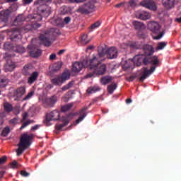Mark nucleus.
Returning <instances> with one entry per match:
<instances>
[{"label":"nucleus","instance_id":"f257e3e1","mask_svg":"<svg viewBox=\"0 0 181 181\" xmlns=\"http://www.w3.org/2000/svg\"><path fill=\"white\" fill-rule=\"evenodd\" d=\"M52 0H37L35 1L34 5H39L37 7V13L33 17H27L23 14L18 15L14 20L15 25H21L23 22H39L43 18L49 17L52 10L51 7L47 4L51 3Z\"/></svg>","mask_w":181,"mask_h":181},{"label":"nucleus","instance_id":"f03ea898","mask_svg":"<svg viewBox=\"0 0 181 181\" xmlns=\"http://www.w3.org/2000/svg\"><path fill=\"white\" fill-rule=\"evenodd\" d=\"M145 66H148V64H151L153 66L150 67L148 70L147 67L143 68V71L141 72V76L139 78L140 82H144V80L148 78L152 73L155 71L156 67L159 66L160 61L157 56H153L152 57H145Z\"/></svg>","mask_w":181,"mask_h":181},{"label":"nucleus","instance_id":"7ed1b4c3","mask_svg":"<svg viewBox=\"0 0 181 181\" xmlns=\"http://www.w3.org/2000/svg\"><path fill=\"white\" fill-rule=\"evenodd\" d=\"M88 110V107H85L82 108L81 110H79V112H76V114H69L67 116H64L62 117V122L63 124H58L55 126V129L57 131H62L63 127H65L67 126L69 123V118L74 115H79L78 119L76 120V124H79L81 122H82L87 116V112L86 111Z\"/></svg>","mask_w":181,"mask_h":181},{"label":"nucleus","instance_id":"20e7f679","mask_svg":"<svg viewBox=\"0 0 181 181\" xmlns=\"http://www.w3.org/2000/svg\"><path fill=\"white\" fill-rule=\"evenodd\" d=\"M106 72V65L102 64L95 68L94 70L90 69L88 73L85 76V78H91L95 76H103Z\"/></svg>","mask_w":181,"mask_h":181},{"label":"nucleus","instance_id":"39448f33","mask_svg":"<svg viewBox=\"0 0 181 181\" xmlns=\"http://www.w3.org/2000/svg\"><path fill=\"white\" fill-rule=\"evenodd\" d=\"M71 75L67 71H64L62 74L51 79V83L54 86H62L66 81L69 80Z\"/></svg>","mask_w":181,"mask_h":181},{"label":"nucleus","instance_id":"423d86ee","mask_svg":"<svg viewBox=\"0 0 181 181\" xmlns=\"http://www.w3.org/2000/svg\"><path fill=\"white\" fill-rule=\"evenodd\" d=\"M33 139H34V135L32 134H28V133H24L20 138V143L18 144V146H30Z\"/></svg>","mask_w":181,"mask_h":181},{"label":"nucleus","instance_id":"0eeeda50","mask_svg":"<svg viewBox=\"0 0 181 181\" xmlns=\"http://www.w3.org/2000/svg\"><path fill=\"white\" fill-rule=\"evenodd\" d=\"M25 93L26 90L25 86L18 87L12 93V99H13L14 101H20Z\"/></svg>","mask_w":181,"mask_h":181},{"label":"nucleus","instance_id":"6e6552de","mask_svg":"<svg viewBox=\"0 0 181 181\" xmlns=\"http://www.w3.org/2000/svg\"><path fill=\"white\" fill-rule=\"evenodd\" d=\"M59 112H57V110H53L50 113L47 114V117L44 122L45 124L47 125V127H49L51 125L49 123L50 121L59 119Z\"/></svg>","mask_w":181,"mask_h":181},{"label":"nucleus","instance_id":"1a4fd4ad","mask_svg":"<svg viewBox=\"0 0 181 181\" xmlns=\"http://www.w3.org/2000/svg\"><path fill=\"white\" fill-rule=\"evenodd\" d=\"M102 62H104V59L93 57V59H90V61H88V67L90 69L94 71L97 66H100L103 65L101 64Z\"/></svg>","mask_w":181,"mask_h":181},{"label":"nucleus","instance_id":"9d476101","mask_svg":"<svg viewBox=\"0 0 181 181\" xmlns=\"http://www.w3.org/2000/svg\"><path fill=\"white\" fill-rule=\"evenodd\" d=\"M44 35L49 36V38L56 39L57 36H60L62 35V32H60L59 29L53 28L45 30Z\"/></svg>","mask_w":181,"mask_h":181},{"label":"nucleus","instance_id":"9b49d317","mask_svg":"<svg viewBox=\"0 0 181 181\" xmlns=\"http://www.w3.org/2000/svg\"><path fill=\"white\" fill-rule=\"evenodd\" d=\"M88 60L84 59L82 62H75L72 66V71L75 73L80 72L83 68L88 67Z\"/></svg>","mask_w":181,"mask_h":181},{"label":"nucleus","instance_id":"f8f14e48","mask_svg":"<svg viewBox=\"0 0 181 181\" xmlns=\"http://www.w3.org/2000/svg\"><path fill=\"white\" fill-rule=\"evenodd\" d=\"M40 44L44 45L45 47H49L51 46L50 40H55L56 39H52L45 34H40L39 36Z\"/></svg>","mask_w":181,"mask_h":181},{"label":"nucleus","instance_id":"ddd939ff","mask_svg":"<svg viewBox=\"0 0 181 181\" xmlns=\"http://www.w3.org/2000/svg\"><path fill=\"white\" fill-rule=\"evenodd\" d=\"M140 5H141L144 8H146L153 11L157 10L156 4H155V2L151 0L143 1L140 2Z\"/></svg>","mask_w":181,"mask_h":181},{"label":"nucleus","instance_id":"4468645a","mask_svg":"<svg viewBox=\"0 0 181 181\" xmlns=\"http://www.w3.org/2000/svg\"><path fill=\"white\" fill-rule=\"evenodd\" d=\"M41 24L38 23H29L26 24L25 26H23L21 28V31H23L24 33H28L29 31H32L34 30H37L39 28H40Z\"/></svg>","mask_w":181,"mask_h":181},{"label":"nucleus","instance_id":"2eb2a0df","mask_svg":"<svg viewBox=\"0 0 181 181\" xmlns=\"http://www.w3.org/2000/svg\"><path fill=\"white\" fill-rule=\"evenodd\" d=\"M141 49L143 50L144 56L145 57H151L155 52L153 47L148 44H144Z\"/></svg>","mask_w":181,"mask_h":181},{"label":"nucleus","instance_id":"dca6fc26","mask_svg":"<svg viewBox=\"0 0 181 181\" xmlns=\"http://www.w3.org/2000/svg\"><path fill=\"white\" fill-rule=\"evenodd\" d=\"M148 28L150 31L153 33H160V25L157 22H150L148 24Z\"/></svg>","mask_w":181,"mask_h":181},{"label":"nucleus","instance_id":"f3484780","mask_svg":"<svg viewBox=\"0 0 181 181\" xmlns=\"http://www.w3.org/2000/svg\"><path fill=\"white\" fill-rule=\"evenodd\" d=\"M118 56V50L116 47H112L107 49V58L108 59H115Z\"/></svg>","mask_w":181,"mask_h":181},{"label":"nucleus","instance_id":"a211bd4d","mask_svg":"<svg viewBox=\"0 0 181 181\" xmlns=\"http://www.w3.org/2000/svg\"><path fill=\"white\" fill-rule=\"evenodd\" d=\"M136 17L142 21H147L151 19V13L145 11H139L136 12Z\"/></svg>","mask_w":181,"mask_h":181},{"label":"nucleus","instance_id":"6ab92c4d","mask_svg":"<svg viewBox=\"0 0 181 181\" xmlns=\"http://www.w3.org/2000/svg\"><path fill=\"white\" fill-rule=\"evenodd\" d=\"M93 8H94V6L93 4H87V5L79 7L78 11L82 14H88L90 12H92Z\"/></svg>","mask_w":181,"mask_h":181},{"label":"nucleus","instance_id":"aec40b11","mask_svg":"<svg viewBox=\"0 0 181 181\" xmlns=\"http://www.w3.org/2000/svg\"><path fill=\"white\" fill-rule=\"evenodd\" d=\"M176 0H162V5L166 10L175 8Z\"/></svg>","mask_w":181,"mask_h":181},{"label":"nucleus","instance_id":"412c9836","mask_svg":"<svg viewBox=\"0 0 181 181\" xmlns=\"http://www.w3.org/2000/svg\"><path fill=\"white\" fill-rule=\"evenodd\" d=\"M145 57H147L144 54L136 55L134 59V64H136L137 66H141L142 64L145 65Z\"/></svg>","mask_w":181,"mask_h":181},{"label":"nucleus","instance_id":"4be33fe9","mask_svg":"<svg viewBox=\"0 0 181 181\" xmlns=\"http://www.w3.org/2000/svg\"><path fill=\"white\" fill-rule=\"evenodd\" d=\"M11 13V11L8 9L0 11V20H1V22H5L9 18Z\"/></svg>","mask_w":181,"mask_h":181},{"label":"nucleus","instance_id":"5701e85b","mask_svg":"<svg viewBox=\"0 0 181 181\" xmlns=\"http://www.w3.org/2000/svg\"><path fill=\"white\" fill-rule=\"evenodd\" d=\"M144 44L141 42L136 41V42H132L129 43V47L134 49H141L144 47Z\"/></svg>","mask_w":181,"mask_h":181},{"label":"nucleus","instance_id":"b1692460","mask_svg":"<svg viewBox=\"0 0 181 181\" xmlns=\"http://www.w3.org/2000/svg\"><path fill=\"white\" fill-rule=\"evenodd\" d=\"M14 69H16V64H14L13 62L9 61L7 62V64H6L4 66L5 72H11Z\"/></svg>","mask_w":181,"mask_h":181},{"label":"nucleus","instance_id":"393cba45","mask_svg":"<svg viewBox=\"0 0 181 181\" xmlns=\"http://www.w3.org/2000/svg\"><path fill=\"white\" fill-rule=\"evenodd\" d=\"M107 50H106L105 48L99 47L98 49V54L93 56V57H97L103 59V58L105 56V54H107Z\"/></svg>","mask_w":181,"mask_h":181},{"label":"nucleus","instance_id":"a878e982","mask_svg":"<svg viewBox=\"0 0 181 181\" xmlns=\"http://www.w3.org/2000/svg\"><path fill=\"white\" fill-rule=\"evenodd\" d=\"M57 101V97L56 95H53L45 100V103H47L48 106L53 107L54 105L56 104Z\"/></svg>","mask_w":181,"mask_h":181},{"label":"nucleus","instance_id":"bb28decb","mask_svg":"<svg viewBox=\"0 0 181 181\" xmlns=\"http://www.w3.org/2000/svg\"><path fill=\"white\" fill-rule=\"evenodd\" d=\"M133 26L137 31H141L145 29V25L142 22L134 21Z\"/></svg>","mask_w":181,"mask_h":181},{"label":"nucleus","instance_id":"cd10ccee","mask_svg":"<svg viewBox=\"0 0 181 181\" xmlns=\"http://www.w3.org/2000/svg\"><path fill=\"white\" fill-rule=\"evenodd\" d=\"M30 76L28 78V83L32 84L37 81L39 74L37 71H33V74H30Z\"/></svg>","mask_w":181,"mask_h":181},{"label":"nucleus","instance_id":"c85d7f7f","mask_svg":"<svg viewBox=\"0 0 181 181\" xmlns=\"http://www.w3.org/2000/svg\"><path fill=\"white\" fill-rule=\"evenodd\" d=\"M30 57L37 58L40 57L42 51L40 49H35L33 50H30Z\"/></svg>","mask_w":181,"mask_h":181},{"label":"nucleus","instance_id":"c756f323","mask_svg":"<svg viewBox=\"0 0 181 181\" xmlns=\"http://www.w3.org/2000/svg\"><path fill=\"white\" fill-rule=\"evenodd\" d=\"M12 52H17L23 54L25 52V48L23 47V45H14V47L13 48Z\"/></svg>","mask_w":181,"mask_h":181},{"label":"nucleus","instance_id":"7c9ffc66","mask_svg":"<svg viewBox=\"0 0 181 181\" xmlns=\"http://www.w3.org/2000/svg\"><path fill=\"white\" fill-rule=\"evenodd\" d=\"M21 39V35L18 31H14L11 35V40L12 42H17Z\"/></svg>","mask_w":181,"mask_h":181},{"label":"nucleus","instance_id":"2f4dec72","mask_svg":"<svg viewBox=\"0 0 181 181\" xmlns=\"http://www.w3.org/2000/svg\"><path fill=\"white\" fill-rule=\"evenodd\" d=\"M21 72L24 76H30L32 74V69L28 66H24L23 69L21 70Z\"/></svg>","mask_w":181,"mask_h":181},{"label":"nucleus","instance_id":"473e14b6","mask_svg":"<svg viewBox=\"0 0 181 181\" xmlns=\"http://www.w3.org/2000/svg\"><path fill=\"white\" fill-rule=\"evenodd\" d=\"M14 45L10 42H6L4 45V49L6 51L12 52Z\"/></svg>","mask_w":181,"mask_h":181},{"label":"nucleus","instance_id":"72a5a7b5","mask_svg":"<svg viewBox=\"0 0 181 181\" xmlns=\"http://www.w3.org/2000/svg\"><path fill=\"white\" fill-rule=\"evenodd\" d=\"M74 107V103H69L61 107V112H67Z\"/></svg>","mask_w":181,"mask_h":181},{"label":"nucleus","instance_id":"f704fd0d","mask_svg":"<svg viewBox=\"0 0 181 181\" xmlns=\"http://www.w3.org/2000/svg\"><path fill=\"white\" fill-rule=\"evenodd\" d=\"M111 81L112 78L110 76H103L102 78H100V83L105 86L106 84L110 83Z\"/></svg>","mask_w":181,"mask_h":181},{"label":"nucleus","instance_id":"c9c22d12","mask_svg":"<svg viewBox=\"0 0 181 181\" xmlns=\"http://www.w3.org/2000/svg\"><path fill=\"white\" fill-rule=\"evenodd\" d=\"M4 107V111L6 112H11V111H13V105H11L9 103L6 102L4 103V104L3 105Z\"/></svg>","mask_w":181,"mask_h":181},{"label":"nucleus","instance_id":"e433bc0d","mask_svg":"<svg viewBox=\"0 0 181 181\" xmlns=\"http://www.w3.org/2000/svg\"><path fill=\"white\" fill-rule=\"evenodd\" d=\"M62 65H63V63L62 62H58L57 63H54L53 64V71H59L60 69H62Z\"/></svg>","mask_w":181,"mask_h":181},{"label":"nucleus","instance_id":"4c0bfd02","mask_svg":"<svg viewBox=\"0 0 181 181\" xmlns=\"http://www.w3.org/2000/svg\"><path fill=\"white\" fill-rule=\"evenodd\" d=\"M167 46V42H160L158 43L157 47H156V50H163L164 47Z\"/></svg>","mask_w":181,"mask_h":181},{"label":"nucleus","instance_id":"58836bf2","mask_svg":"<svg viewBox=\"0 0 181 181\" xmlns=\"http://www.w3.org/2000/svg\"><path fill=\"white\" fill-rule=\"evenodd\" d=\"M74 85V81H69V83H67L66 86H64L61 89H62L63 91H66L69 89H70L72 86Z\"/></svg>","mask_w":181,"mask_h":181},{"label":"nucleus","instance_id":"ea45409f","mask_svg":"<svg viewBox=\"0 0 181 181\" xmlns=\"http://www.w3.org/2000/svg\"><path fill=\"white\" fill-rule=\"evenodd\" d=\"M11 132V129L8 126L3 129L1 132V136H7Z\"/></svg>","mask_w":181,"mask_h":181},{"label":"nucleus","instance_id":"a19ab883","mask_svg":"<svg viewBox=\"0 0 181 181\" xmlns=\"http://www.w3.org/2000/svg\"><path fill=\"white\" fill-rule=\"evenodd\" d=\"M28 146H18V149L16 150L17 156H20L22 153L25 151Z\"/></svg>","mask_w":181,"mask_h":181},{"label":"nucleus","instance_id":"79ce46f5","mask_svg":"<svg viewBox=\"0 0 181 181\" xmlns=\"http://www.w3.org/2000/svg\"><path fill=\"white\" fill-rule=\"evenodd\" d=\"M100 90L99 88L90 87L87 89L88 94H93Z\"/></svg>","mask_w":181,"mask_h":181},{"label":"nucleus","instance_id":"37998d69","mask_svg":"<svg viewBox=\"0 0 181 181\" xmlns=\"http://www.w3.org/2000/svg\"><path fill=\"white\" fill-rule=\"evenodd\" d=\"M117 89V84L112 83L111 85L108 86L107 90L109 94H112L114 93V90Z\"/></svg>","mask_w":181,"mask_h":181},{"label":"nucleus","instance_id":"c03bdc74","mask_svg":"<svg viewBox=\"0 0 181 181\" xmlns=\"http://www.w3.org/2000/svg\"><path fill=\"white\" fill-rule=\"evenodd\" d=\"M13 57V54H11L10 52H6L4 54V56L3 57V58L4 59H6V61L9 62H11V58H12Z\"/></svg>","mask_w":181,"mask_h":181},{"label":"nucleus","instance_id":"a18cd8bd","mask_svg":"<svg viewBox=\"0 0 181 181\" xmlns=\"http://www.w3.org/2000/svg\"><path fill=\"white\" fill-rule=\"evenodd\" d=\"M34 123L33 120H28L26 121L25 122L23 123V125L21 127V129H25L26 127H28V125H30L31 124Z\"/></svg>","mask_w":181,"mask_h":181},{"label":"nucleus","instance_id":"49530a36","mask_svg":"<svg viewBox=\"0 0 181 181\" xmlns=\"http://www.w3.org/2000/svg\"><path fill=\"white\" fill-rule=\"evenodd\" d=\"M34 94H35L34 91H30L28 94H27L25 95V97H24L23 98V101L28 100L29 99H30L34 95Z\"/></svg>","mask_w":181,"mask_h":181},{"label":"nucleus","instance_id":"de8ad7c7","mask_svg":"<svg viewBox=\"0 0 181 181\" xmlns=\"http://www.w3.org/2000/svg\"><path fill=\"white\" fill-rule=\"evenodd\" d=\"M8 84L7 78H0V87H5Z\"/></svg>","mask_w":181,"mask_h":181},{"label":"nucleus","instance_id":"09e8293b","mask_svg":"<svg viewBox=\"0 0 181 181\" xmlns=\"http://www.w3.org/2000/svg\"><path fill=\"white\" fill-rule=\"evenodd\" d=\"M100 25H101V23L99 21L95 22L93 24H91L90 25V29H96L98 28Z\"/></svg>","mask_w":181,"mask_h":181},{"label":"nucleus","instance_id":"8fccbe9b","mask_svg":"<svg viewBox=\"0 0 181 181\" xmlns=\"http://www.w3.org/2000/svg\"><path fill=\"white\" fill-rule=\"evenodd\" d=\"M87 37H88L87 34H83V35H82V36H81V42H84L85 45H87V44L89 43V42H90L89 40L86 41V39H87Z\"/></svg>","mask_w":181,"mask_h":181},{"label":"nucleus","instance_id":"3c124183","mask_svg":"<svg viewBox=\"0 0 181 181\" xmlns=\"http://www.w3.org/2000/svg\"><path fill=\"white\" fill-rule=\"evenodd\" d=\"M21 175L23 177H29L30 175V173L26 172V170H21Z\"/></svg>","mask_w":181,"mask_h":181},{"label":"nucleus","instance_id":"603ef678","mask_svg":"<svg viewBox=\"0 0 181 181\" xmlns=\"http://www.w3.org/2000/svg\"><path fill=\"white\" fill-rule=\"evenodd\" d=\"M6 160H7L6 156H3L2 158H0V165H2L4 163H6Z\"/></svg>","mask_w":181,"mask_h":181},{"label":"nucleus","instance_id":"864d4df0","mask_svg":"<svg viewBox=\"0 0 181 181\" xmlns=\"http://www.w3.org/2000/svg\"><path fill=\"white\" fill-rule=\"evenodd\" d=\"M71 17L67 16V17H65V18H64V23L66 25L71 23Z\"/></svg>","mask_w":181,"mask_h":181},{"label":"nucleus","instance_id":"5fc2aeb1","mask_svg":"<svg viewBox=\"0 0 181 181\" xmlns=\"http://www.w3.org/2000/svg\"><path fill=\"white\" fill-rule=\"evenodd\" d=\"M33 1H34V0H23V5H30Z\"/></svg>","mask_w":181,"mask_h":181},{"label":"nucleus","instance_id":"6e6d98bb","mask_svg":"<svg viewBox=\"0 0 181 181\" xmlns=\"http://www.w3.org/2000/svg\"><path fill=\"white\" fill-rule=\"evenodd\" d=\"M70 3H83L86 0H68Z\"/></svg>","mask_w":181,"mask_h":181},{"label":"nucleus","instance_id":"4d7b16f0","mask_svg":"<svg viewBox=\"0 0 181 181\" xmlns=\"http://www.w3.org/2000/svg\"><path fill=\"white\" fill-rule=\"evenodd\" d=\"M163 33H160V34H158L157 36H155V37H154V39H155L156 40H159L160 38L163 37Z\"/></svg>","mask_w":181,"mask_h":181},{"label":"nucleus","instance_id":"13d9d810","mask_svg":"<svg viewBox=\"0 0 181 181\" xmlns=\"http://www.w3.org/2000/svg\"><path fill=\"white\" fill-rule=\"evenodd\" d=\"M57 58L56 54H52L50 57H49V59L51 61L55 60Z\"/></svg>","mask_w":181,"mask_h":181},{"label":"nucleus","instance_id":"bf43d9fd","mask_svg":"<svg viewBox=\"0 0 181 181\" xmlns=\"http://www.w3.org/2000/svg\"><path fill=\"white\" fill-rule=\"evenodd\" d=\"M17 164H18L17 161H16V160L12 161V163H11V168H12V169L16 168Z\"/></svg>","mask_w":181,"mask_h":181},{"label":"nucleus","instance_id":"052dcab7","mask_svg":"<svg viewBox=\"0 0 181 181\" xmlns=\"http://www.w3.org/2000/svg\"><path fill=\"white\" fill-rule=\"evenodd\" d=\"M39 127H40V126L38 125V124H36L35 126H33V127L30 129V131H32V132L35 131V130L38 129Z\"/></svg>","mask_w":181,"mask_h":181},{"label":"nucleus","instance_id":"680f3d73","mask_svg":"<svg viewBox=\"0 0 181 181\" xmlns=\"http://www.w3.org/2000/svg\"><path fill=\"white\" fill-rule=\"evenodd\" d=\"M124 5V2L119 3L115 6V8H122Z\"/></svg>","mask_w":181,"mask_h":181},{"label":"nucleus","instance_id":"e2e57ef3","mask_svg":"<svg viewBox=\"0 0 181 181\" xmlns=\"http://www.w3.org/2000/svg\"><path fill=\"white\" fill-rule=\"evenodd\" d=\"M17 119L16 118H14V119H11L10 120V124H17Z\"/></svg>","mask_w":181,"mask_h":181},{"label":"nucleus","instance_id":"0e129e2a","mask_svg":"<svg viewBox=\"0 0 181 181\" xmlns=\"http://www.w3.org/2000/svg\"><path fill=\"white\" fill-rule=\"evenodd\" d=\"M28 112L24 113L23 115V121L26 120V118H28Z\"/></svg>","mask_w":181,"mask_h":181},{"label":"nucleus","instance_id":"69168bd1","mask_svg":"<svg viewBox=\"0 0 181 181\" xmlns=\"http://www.w3.org/2000/svg\"><path fill=\"white\" fill-rule=\"evenodd\" d=\"M61 13H62V14H65L67 13V10L66 9V7H62V8H61Z\"/></svg>","mask_w":181,"mask_h":181},{"label":"nucleus","instance_id":"338daca9","mask_svg":"<svg viewBox=\"0 0 181 181\" xmlns=\"http://www.w3.org/2000/svg\"><path fill=\"white\" fill-rule=\"evenodd\" d=\"M98 101V98H95L93 100V102H90V106L93 105L94 103H96Z\"/></svg>","mask_w":181,"mask_h":181},{"label":"nucleus","instance_id":"774afa93","mask_svg":"<svg viewBox=\"0 0 181 181\" xmlns=\"http://www.w3.org/2000/svg\"><path fill=\"white\" fill-rule=\"evenodd\" d=\"M136 78V76H131L129 77V81L132 82L134 80H135Z\"/></svg>","mask_w":181,"mask_h":181}]
</instances>
